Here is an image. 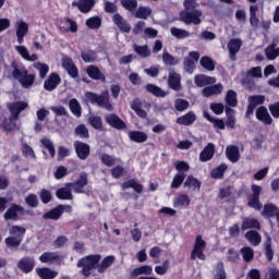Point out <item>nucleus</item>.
<instances>
[{
  "instance_id": "nucleus-24",
  "label": "nucleus",
  "mask_w": 279,
  "mask_h": 279,
  "mask_svg": "<svg viewBox=\"0 0 279 279\" xmlns=\"http://www.w3.org/2000/svg\"><path fill=\"white\" fill-rule=\"evenodd\" d=\"M243 41L241 39L233 38L228 43L229 58L230 60H236V52L241 51V46Z\"/></svg>"
},
{
  "instance_id": "nucleus-54",
  "label": "nucleus",
  "mask_w": 279,
  "mask_h": 279,
  "mask_svg": "<svg viewBox=\"0 0 279 279\" xmlns=\"http://www.w3.org/2000/svg\"><path fill=\"white\" fill-rule=\"evenodd\" d=\"M184 180H186V173H177L174 174L172 182L170 184L171 189H180L182 184H184Z\"/></svg>"
},
{
  "instance_id": "nucleus-39",
  "label": "nucleus",
  "mask_w": 279,
  "mask_h": 279,
  "mask_svg": "<svg viewBox=\"0 0 279 279\" xmlns=\"http://www.w3.org/2000/svg\"><path fill=\"white\" fill-rule=\"evenodd\" d=\"M56 196L61 201H71L73 199V192H71V186L66 185L64 187L58 189Z\"/></svg>"
},
{
  "instance_id": "nucleus-19",
  "label": "nucleus",
  "mask_w": 279,
  "mask_h": 279,
  "mask_svg": "<svg viewBox=\"0 0 279 279\" xmlns=\"http://www.w3.org/2000/svg\"><path fill=\"white\" fill-rule=\"evenodd\" d=\"M112 21L123 34H130V32H132V26L130 25V23H128V20L123 19L121 14L114 13L112 16Z\"/></svg>"
},
{
  "instance_id": "nucleus-53",
  "label": "nucleus",
  "mask_w": 279,
  "mask_h": 279,
  "mask_svg": "<svg viewBox=\"0 0 279 279\" xmlns=\"http://www.w3.org/2000/svg\"><path fill=\"white\" fill-rule=\"evenodd\" d=\"M69 106L74 117H82V105H80V101H77V99L72 98L69 102Z\"/></svg>"
},
{
  "instance_id": "nucleus-44",
  "label": "nucleus",
  "mask_w": 279,
  "mask_h": 279,
  "mask_svg": "<svg viewBox=\"0 0 279 279\" xmlns=\"http://www.w3.org/2000/svg\"><path fill=\"white\" fill-rule=\"evenodd\" d=\"M214 279H228L223 262H218L214 268Z\"/></svg>"
},
{
  "instance_id": "nucleus-36",
  "label": "nucleus",
  "mask_w": 279,
  "mask_h": 279,
  "mask_svg": "<svg viewBox=\"0 0 279 279\" xmlns=\"http://www.w3.org/2000/svg\"><path fill=\"white\" fill-rule=\"evenodd\" d=\"M19 118H13L12 116L9 119H4L2 121V129L4 132H16L19 130V125L16 124Z\"/></svg>"
},
{
  "instance_id": "nucleus-47",
  "label": "nucleus",
  "mask_w": 279,
  "mask_h": 279,
  "mask_svg": "<svg viewBox=\"0 0 279 279\" xmlns=\"http://www.w3.org/2000/svg\"><path fill=\"white\" fill-rule=\"evenodd\" d=\"M40 263H54L60 260V255L56 252H45L39 256Z\"/></svg>"
},
{
  "instance_id": "nucleus-26",
  "label": "nucleus",
  "mask_w": 279,
  "mask_h": 279,
  "mask_svg": "<svg viewBox=\"0 0 279 279\" xmlns=\"http://www.w3.org/2000/svg\"><path fill=\"white\" fill-rule=\"evenodd\" d=\"M154 268L149 265H143L134 268L130 274V279L138 278V276H151Z\"/></svg>"
},
{
  "instance_id": "nucleus-30",
  "label": "nucleus",
  "mask_w": 279,
  "mask_h": 279,
  "mask_svg": "<svg viewBox=\"0 0 279 279\" xmlns=\"http://www.w3.org/2000/svg\"><path fill=\"white\" fill-rule=\"evenodd\" d=\"M15 51H17L21 58H23V60H26L27 62H36V60H38V54L33 53L31 56L29 50H27V47L25 46H16Z\"/></svg>"
},
{
  "instance_id": "nucleus-61",
  "label": "nucleus",
  "mask_w": 279,
  "mask_h": 279,
  "mask_svg": "<svg viewBox=\"0 0 279 279\" xmlns=\"http://www.w3.org/2000/svg\"><path fill=\"white\" fill-rule=\"evenodd\" d=\"M201 66H203V69L206 71H215V61L208 56L202 57Z\"/></svg>"
},
{
  "instance_id": "nucleus-60",
  "label": "nucleus",
  "mask_w": 279,
  "mask_h": 279,
  "mask_svg": "<svg viewBox=\"0 0 279 279\" xmlns=\"http://www.w3.org/2000/svg\"><path fill=\"white\" fill-rule=\"evenodd\" d=\"M191 104L186 99L178 98L174 100V108L178 112H184V110H189Z\"/></svg>"
},
{
  "instance_id": "nucleus-2",
  "label": "nucleus",
  "mask_w": 279,
  "mask_h": 279,
  "mask_svg": "<svg viewBox=\"0 0 279 279\" xmlns=\"http://www.w3.org/2000/svg\"><path fill=\"white\" fill-rule=\"evenodd\" d=\"M101 262L100 254H92L81 258L77 262V267L82 268L81 274L85 278H90V271L97 269L99 271V263Z\"/></svg>"
},
{
  "instance_id": "nucleus-64",
  "label": "nucleus",
  "mask_w": 279,
  "mask_h": 279,
  "mask_svg": "<svg viewBox=\"0 0 279 279\" xmlns=\"http://www.w3.org/2000/svg\"><path fill=\"white\" fill-rule=\"evenodd\" d=\"M174 169L178 170V173H186L187 171H190L191 166L189 165V162L180 160L174 162Z\"/></svg>"
},
{
  "instance_id": "nucleus-11",
  "label": "nucleus",
  "mask_w": 279,
  "mask_h": 279,
  "mask_svg": "<svg viewBox=\"0 0 279 279\" xmlns=\"http://www.w3.org/2000/svg\"><path fill=\"white\" fill-rule=\"evenodd\" d=\"M35 267H36V259H34V257L32 256L22 257L17 262V269H20L22 274H32Z\"/></svg>"
},
{
  "instance_id": "nucleus-34",
  "label": "nucleus",
  "mask_w": 279,
  "mask_h": 279,
  "mask_svg": "<svg viewBox=\"0 0 279 279\" xmlns=\"http://www.w3.org/2000/svg\"><path fill=\"white\" fill-rule=\"evenodd\" d=\"M223 93V85L215 84L203 88V97H213V95H221Z\"/></svg>"
},
{
  "instance_id": "nucleus-38",
  "label": "nucleus",
  "mask_w": 279,
  "mask_h": 279,
  "mask_svg": "<svg viewBox=\"0 0 279 279\" xmlns=\"http://www.w3.org/2000/svg\"><path fill=\"white\" fill-rule=\"evenodd\" d=\"M245 239L248 240L251 245H254L256 247L257 245H260L263 241V236H260V233L256 230H250L245 233Z\"/></svg>"
},
{
  "instance_id": "nucleus-13",
  "label": "nucleus",
  "mask_w": 279,
  "mask_h": 279,
  "mask_svg": "<svg viewBox=\"0 0 279 279\" xmlns=\"http://www.w3.org/2000/svg\"><path fill=\"white\" fill-rule=\"evenodd\" d=\"M105 121L110 125V128H113L114 130H126L128 124L117 116V113H108L105 116Z\"/></svg>"
},
{
  "instance_id": "nucleus-48",
  "label": "nucleus",
  "mask_w": 279,
  "mask_h": 279,
  "mask_svg": "<svg viewBox=\"0 0 279 279\" xmlns=\"http://www.w3.org/2000/svg\"><path fill=\"white\" fill-rule=\"evenodd\" d=\"M226 171H228V165L220 163L216 169L211 170V178L214 180H222Z\"/></svg>"
},
{
  "instance_id": "nucleus-58",
  "label": "nucleus",
  "mask_w": 279,
  "mask_h": 279,
  "mask_svg": "<svg viewBox=\"0 0 279 279\" xmlns=\"http://www.w3.org/2000/svg\"><path fill=\"white\" fill-rule=\"evenodd\" d=\"M170 32L174 36V38H178L179 40H182L184 38H189L191 36V33H189V31L178 28V27H172L170 29Z\"/></svg>"
},
{
  "instance_id": "nucleus-4",
  "label": "nucleus",
  "mask_w": 279,
  "mask_h": 279,
  "mask_svg": "<svg viewBox=\"0 0 279 279\" xmlns=\"http://www.w3.org/2000/svg\"><path fill=\"white\" fill-rule=\"evenodd\" d=\"M85 97L89 104L98 105L99 108H106L107 110H112V104H110V96L108 92L102 93L101 95H97L93 92H86Z\"/></svg>"
},
{
  "instance_id": "nucleus-22",
  "label": "nucleus",
  "mask_w": 279,
  "mask_h": 279,
  "mask_svg": "<svg viewBox=\"0 0 279 279\" xmlns=\"http://www.w3.org/2000/svg\"><path fill=\"white\" fill-rule=\"evenodd\" d=\"M211 158H215V144L208 143L199 153V161L208 162Z\"/></svg>"
},
{
  "instance_id": "nucleus-35",
  "label": "nucleus",
  "mask_w": 279,
  "mask_h": 279,
  "mask_svg": "<svg viewBox=\"0 0 279 279\" xmlns=\"http://www.w3.org/2000/svg\"><path fill=\"white\" fill-rule=\"evenodd\" d=\"M260 230V222L255 218H244L242 221L241 230Z\"/></svg>"
},
{
  "instance_id": "nucleus-17",
  "label": "nucleus",
  "mask_w": 279,
  "mask_h": 279,
  "mask_svg": "<svg viewBox=\"0 0 279 279\" xmlns=\"http://www.w3.org/2000/svg\"><path fill=\"white\" fill-rule=\"evenodd\" d=\"M62 83V78L60 77V74L52 72L48 76V78L44 83L45 90H48V93H51L52 90H56L58 86Z\"/></svg>"
},
{
  "instance_id": "nucleus-5",
  "label": "nucleus",
  "mask_w": 279,
  "mask_h": 279,
  "mask_svg": "<svg viewBox=\"0 0 279 279\" xmlns=\"http://www.w3.org/2000/svg\"><path fill=\"white\" fill-rule=\"evenodd\" d=\"M205 250L206 241L201 234L196 235L194 246L190 255L191 260H195L196 258H198V260H206V254L204 253Z\"/></svg>"
},
{
  "instance_id": "nucleus-12",
  "label": "nucleus",
  "mask_w": 279,
  "mask_h": 279,
  "mask_svg": "<svg viewBox=\"0 0 279 279\" xmlns=\"http://www.w3.org/2000/svg\"><path fill=\"white\" fill-rule=\"evenodd\" d=\"M66 186L73 189L74 193H84V186H88V174L82 172L75 182L66 183Z\"/></svg>"
},
{
  "instance_id": "nucleus-28",
  "label": "nucleus",
  "mask_w": 279,
  "mask_h": 279,
  "mask_svg": "<svg viewBox=\"0 0 279 279\" xmlns=\"http://www.w3.org/2000/svg\"><path fill=\"white\" fill-rule=\"evenodd\" d=\"M72 5L76 7L82 14H88L95 8V0H78V2H73Z\"/></svg>"
},
{
  "instance_id": "nucleus-31",
  "label": "nucleus",
  "mask_w": 279,
  "mask_h": 279,
  "mask_svg": "<svg viewBox=\"0 0 279 279\" xmlns=\"http://www.w3.org/2000/svg\"><path fill=\"white\" fill-rule=\"evenodd\" d=\"M262 215H263V217H267L268 219H271L274 217L278 218L279 208H278V206L274 205L272 203H267L264 205Z\"/></svg>"
},
{
  "instance_id": "nucleus-3",
  "label": "nucleus",
  "mask_w": 279,
  "mask_h": 279,
  "mask_svg": "<svg viewBox=\"0 0 279 279\" xmlns=\"http://www.w3.org/2000/svg\"><path fill=\"white\" fill-rule=\"evenodd\" d=\"M25 232H27L25 227H21L19 225L12 226L9 229L11 236L5 238L4 240L7 247H19V245L23 243V239H25Z\"/></svg>"
},
{
  "instance_id": "nucleus-29",
  "label": "nucleus",
  "mask_w": 279,
  "mask_h": 279,
  "mask_svg": "<svg viewBox=\"0 0 279 279\" xmlns=\"http://www.w3.org/2000/svg\"><path fill=\"white\" fill-rule=\"evenodd\" d=\"M121 189L122 191H128V189H133V191H135V193H143V184L138 183L136 179H130L124 181L121 184Z\"/></svg>"
},
{
  "instance_id": "nucleus-49",
  "label": "nucleus",
  "mask_w": 279,
  "mask_h": 279,
  "mask_svg": "<svg viewBox=\"0 0 279 279\" xmlns=\"http://www.w3.org/2000/svg\"><path fill=\"white\" fill-rule=\"evenodd\" d=\"M225 101L227 106H230V108H236V106H239V100L236 99V92H234V89H229L227 92Z\"/></svg>"
},
{
  "instance_id": "nucleus-37",
  "label": "nucleus",
  "mask_w": 279,
  "mask_h": 279,
  "mask_svg": "<svg viewBox=\"0 0 279 279\" xmlns=\"http://www.w3.org/2000/svg\"><path fill=\"white\" fill-rule=\"evenodd\" d=\"M60 217H62V205H57L43 215V219H51L52 221H58Z\"/></svg>"
},
{
  "instance_id": "nucleus-1",
  "label": "nucleus",
  "mask_w": 279,
  "mask_h": 279,
  "mask_svg": "<svg viewBox=\"0 0 279 279\" xmlns=\"http://www.w3.org/2000/svg\"><path fill=\"white\" fill-rule=\"evenodd\" d=\"M11 69H13L11 73L13 80H17L22 88H32L34 82H36V74H29L27 68L25 65H19L16 60L11 61Z\"/></svg>"
},
{
  "instance_id": "nucleus-15",
  "label": "nucleus",
  "mask_w": 279,
  "mask_h": 279,
  "mask_svg": "<svg viewBox=\"0 0 279 279\" xmlns=\"http://www.w3.org/2000/svg\"><path fill=\"white\" fill-rule=\"evenodd\" d=\"M62 66L66 70L68 75H70L72 80H76V77H80V70L77 69V65H75L71 57H64L62 59Z\"/></svg>"
},
{
  "instance_id": "nucleus-45",
  "label": "nucleus",
  "mask_w": 279,
  "mask_h": 279,
  "mask_svg": "<svg viewBox=\"0 0 279 279\" xmlns=\"http://www.w3.org/2000/svg\"><path fill=\"white\" fill-rule=\"evenodd\" d=\"M190 204H191V198H189V195L186 194H181L174 198L175 208H189Z\"/></svg>"
},
{
  "instance_id": "nucleus-41",
  "label": "nucleus",
  "mask_w": 279,
  "mask_h": 279,
  "mask_svg": "<svg viewBox=\"0 0 279 279\" xmlns=\"http://www.w3.org/2000/svg\"><path fill=\"white\" fill-rule=\"evenodd\" d=\"M36 274L39 276L41 279H56L58 276V271L51 270L48 267H43V268H36Z\"/></svg>"
},
{
  "instance_id": "nucleus-57",
  "label": "nucleus",
  "mask_w": 279,
  "mask_h": 279,
  "mask_svg": "<svg viewBox=\"0 0 279 279\" xmlns=\"http://www.w3.org/2000/svg\"><path fill=\"white\" fill-rule=\"evenodd\" d=\"M241 254L243 256L244 263H252L254 260V250L250 246H244L241 248Z\"/></svg>"
},
{
  "instance_id": "nucleus-7",
  "label": "nucleus",
  "mask_w": 279,
  "mask_h": 279,
  "mask_svg": "<svg viewBox=\"0 0 279 279\" xmlns=\"http://www.w3.org/2000/svg\"><path fill=\"white\" fill-rule=\"evenodd\" d=\"M180 21L185 25H201L202 11H181Z\"/></svg>"
},
{
  "instance_id": "nucleus-21",
  "label": "nucleus",
  "mask_w": 279,
  "mask_h": 279,
  "mask_svg": "<svg viewBox=\"0 0 279 279\" xmlns=\"http://www.w3.org/2000/svg\"><path fill=\"white\" fill-rule=\"evenodd\" d=\"M215 82H217L215 77L205 74H197L194 76V84L198 86V88H204V86H210L215 84Z\"/></svg>"
},
{
  "instance_id": "nucleus-18",
  "label": "nucleus",
  "mask_w": 279,
  "mask_h": 279,
  "mask_svg": "<svg viewBox=\"0 0 279 279\" xmlns=\"http://www.w3.org/2000/svg\"><path fill=\"white\" fill-rule=\"evenodd\" d=\"M255 117L257 121H260V123H264V125H271V123H274V119L265 106H260L256 109Z\"/></svg>"
},
{
  "instance_id": "nucleus-23",
  "label": "nucleus",
  "mask_w": 279,
  "mask_h": 279,
  "mask_svg": "<svg viewBox=\"0 0 279 279\" xmlns=\"http://www.w3.org/2000/svg\"><path fill=\"white\" fill-rule=\"evenodd\" d=\"M86 74L90 80L99 81V82H106V75L102 74L101 70L97 65H88L86 68Z\"/></svg>"
},
{
  "instance_id": "nucleus-9",
  "label": "nucleus",
  "mask_w": 279,
  "mask_h": 279,
  "mask_svg": "<svg viewBox=\"0 0 279 279\" xmlns=\"http://www.w3.org/2000/svg\"><path fill=\"white\" fill-rule=\"evenodd\" d=\"M29 34V24L27 22L20 20L15 22V35L17 38L19 45L25 43V36Z\"/></svg>"
},
{
  "instance_id": "nucleus-52",
  "label": "nucleus",
  "mask_w": 279,
  "mask_h": 279,
  "mask_svg": "<svg viewBox=\"0 0 279 279\" xmlns=\"http://www.w3.org/2000/svg\"><path fill=\"white\" fill-rule=\"evenodd\" d=\"M149 16H151V9L149 7H140L135 12V19L147 21Z\"/></svg>"
},
{
  "instance_id": "nucleus-33",
  "label": "nucleus",
  "mask_w": 279,
  "mask_h": 279,
  "mask_svg": "<svg viewBox=\"0 0 279 279\" xmlns=\"http://www.w3.org/2000/svg\"><path fill=\"white\" fill-rule=\"evenodd\" d=\"M129 138L132 143H147L149 136L143 131H130Z\"/></svg>"
},
{
  "instance_id": "nucleus-42",
  "label": "nucleus",
  "mask_w": 279,
  "mask_h": 279,
  "mask_svg": "<svg viewBox=\"0 0 279 279\" xmlns=\"http://www.w3.org/2000/svg\"><path fill=\"white\" fill-rule=\"evenodd\" d=\"M276 41H272L268 47L265 49V56L267 60H276L279 56V48Z\"/></svg>"
},
{
  "instance_id": "nucleus-14",
  "label": "nucleus",
  "mask_w": 279,
  "mask_h": 279,
  "mask_svg": "<svg viewBox=\"0 0 279 279\" xmlns=\"http://www.w3.org/2000/svg\"><path fill=\"white\" fill-rule=\"evenodd\" d=\"M199 61V52L191 51L189 52V57H185L183 60L184 71L186 73H193L195 71V62Z\"/></svg>"
},
{
  "instance_id": "nucleus-10",
  "label": "nucleus",
  "mask_w": 279,
  "mask_h": 279,
  "mask_svg": "<svg viewBox=\"0 0 279 279\" xmlns=\"http://www.w3.org/2000/svg\"><path fill=\"white\" fill-rule=\"evenodd\" d=\"M73 147L80 160H87V158L90 156V145L82 141H75Z\"/></svg>"
},
{
  "instance_id": "nucleus-40",
  "label": "nucleus",
  "mask_w": 279,
  "mask_h": 279,
  "mask_svg": "<svg viewBox=\"0 0 279 279\" xmlns=\"http://www.w3.org/2000/svg\"><path fill=\"white\" fill-rule=\"evenodd\" d=\"M203 117L213 123L215 130H226V122L223 119L213 118L208 111L203 112Z\"/></svg>"
},
{
  "instance_id": "nucleus-56",
  "label": "nucleus",
  "mask_w": 279,
  "mask_h": 279,
  "mask_svg": "<svg viewBox=\"0 0 279 279\" xmlns=\"http://www.w3.org/2000/svg\"><path fill=\"white\" fill-rule=\"evenodd\" d=\"M88 123L94 128V130H104V121L99 116H90L88 118Z\"/></svg>"
},
{
  "instance_id": "nucleus-63",
  "label": "nucleus",
  "mask_w": 279,
  "mask_h": 279,
  "mask_svg": "<svg viewBox=\"0 0 279 279\" xmlns=\"http://www.w3.org/2000/svg\"><path fill=\"white\" fill-rule=\"evenodd\" d=\"M131 108L134 110L135 114H137V117H140V119L147 118V111H145V109L141 108V102L133 101L131 104Z\"/></svg>"
},
{
  "instance_id": "nucleus-55",
  "label": "nucleus",
  "mask_w": 279,
  "mask_h": 279,
  "mask_svg": "<svg viewBox=\"0 0 279 279\" xmlns=\"http://www.w3.org/2000/svg\"><path fill=\"white\" fill-rule=\"evenodd\" d=\"M85 25L89 29H99L101 27V17L99 16H93L86 20Z\"/></svg>"
},
{
  "instance_id": "nucleus-16",
  "label": "nucleus",
  "mask_w": 279,
  "mask_h": 279,
  "mask_svg": "<svg viewBox=\"0 0 279 279\" xmlns=\"http://www.w3.org/2000/svg\"><path fill=\"white\" fill-rule=\"evenodd\" d=\"M168 86L169 88H171L172 90H175L177 93L179 90H182V76L174 70L169 71Z\"/></svg>"
},
{
  "instance_id": "nucleus-46",
  "label": "nucleus",
  "mask_w": 279,
  "mask_h": 279,
  "mask_svg": "<svg viewBox=\"0 0 279 279\" xmlns=\"http://www.w3.org/2000/svg\"><path fill=\"white\" fill-rule=\"evenodd\" d=\"M145 88L147 93H150V95H154V97H167V92L162 90V88L158 87L157 85L148 83Z\"/></svg>"
},
{
  "instance_id": "nucleus-59",
  "label": "nucleus",
  "mask_w": 279,
  "mask_h": 279,
  "mask_svg": "<svg viewBox=\"0 0 279 279\" xmlns=\"http://www.w3.org/2000/svg\"><path fill=\"white\" fill-rule=\"evenodd\" d=\"M256 12H258V7L251 5L250 7V23L252 27H258V16L256 15Z\"/></svg>"
},
{
  "instance_id": "nucleus-43",
  "label": "nucleus",
  "mask_w": 279,
  "mask_h": 279,
  "mask_svg": "<svg viewBox=\"0 0 279 279\" xmlns=\"http://www.w3.org/2000/svg\"><path fill=\"white\" fill-rule=\"evenodd\" d=\"M114 256L113 255H108L106 256L100 264H98V274H105V271L114 265Z\"/></svg>"
},
{
  "instance_id": "nucleus-62",
  "label": "nucleus",
  "mask_w": 279,
  "mask_h": 279,
  "mask_svg": "<svg viewBox=\"0 0 279 279\" xmlns=\"http://www.w3.org/2000/svg\"><path fill=\"white\" fill-rule=\"evenodd\" d=\"M81 58L83 62L86 63L95 62V60H97V52H95L94 50L83 51L81 52Z\"/></svg>"
},
{
  "instance_id": "nucleus-25",
  "label": "nucleus",
  "mask_w": 279,
  "mask_h": 279,
  "mask_svg": "<svg viewBox=\"0 0 279 279\" xmlns=\"http://www.w3.org/2000/svg\"><path fill=\"white\" fill-rule=\"evenodd\" d=\"M197 121V116L193 111H189L187 113L177 118L175 123L178 125H193Z\"/></svg>"
},
{
  "instance_id": "nucleus-50",
  "label": "nucleus",
  "mask_w": 279,
  "mask_h": 279,
  "mask_svg": "<svg viewBox=\"0 0 279 279\" xmlns=\"http://www.w3.org/2000/svg\"><path fill=\"white\" fill-rule=\"evenodd\" d=\"M75 136H78V138H90V132L88 131V128H86V124H78L74 129Z\"/></svg>"
},
{
  "instance_id": "nucleus-6",
  "label": "nucleus",
  "mask_w": 279,
  "mask_h": 279,
  "mask_svg": "<svg viewBox=\"0 0 279 279\" xmlns=\"http://www.w3.org/2000/svg\"><path fill=\"white\" fill-rule=\"evenodd\" d=\"M252 194L247 197V206L248 208H253L254 210H263V203H260V191L263 187L256 184L251 185Z\"/></svg>"
},
{
  "instance_id": "nucleus-51",
  "label": "nucleus",
  "mask_w": 279,
  "mask_h": 279,
  "mask_svg": "<svg viewBox=\"0 0 279 279\" xmlns=\"http://www.w3.org/2000/svg\"><path fill=\"white\" fill-rule=\"evenodd\" d=\"M133 49L137 56L141 58H149L151 56V51L149 50V46H138L136 44L133 45Z\"/></svg>"
},
{
  "instance_id": "nucleus-20",
  "label": "nucleus",
  "mask_w": 279,
  "mask_h": 279,
  "mask_svg": "<svg viewBox=\"0 0 279 279\" xmlns=\"http://www.w3.org/2000/svg\"><path fill=\"white\" fill-rule=\"evenodd\" d=\"M27 102L25 101H14L11 102L8 108H9V112L11 113V117L13 119H19V117L21 116V112H23V110H26L27 108Z\"/></svg>"
},
{
  "instance_id": "nucleus-8",
  "label": "nucleus",
  "mask_w": 279,
  "mask_h": 279,
  "mask_svg": "<svg viewBox=\"0 0 279 279\" xmlns=\"http://www.w3.org/2000/svg\"><path fill=\"white\" fill-rule=\"evenodd\" d=\"M19 215L24 216L25 215V207L13 203L11 206L7 209L3 217L5 221H19Z\"/></svg>"
},
{
  "instance_id": "nucleus-27",
  "label": "nucleus",
  "mask_w": 279,
  "mask_h": 279,
  "mask_svg": "<svg viewBox=\"0 0 279 279\" xmlns=\"http://www.w3.org/2000/svg\"><path fill=\"white\" fill-rule=\"evenodd\" d=\"M184 189H189L190 191L199 192L202 189V181L197 178L193 177V174L187 175L186 180L183 183Z\"/></svg>"
},
{
  "instance_id": "nucleus-32",
  "label": "nucleus",
  "mask_w": 279,
  "mask_h": 279,
  "mask_svg": "<svg viewBox=\"0 0 279 279\" xmlns=\"http://www.w3.org/2000/svg\"><path fill=\"white\" fill-rule=\"evenodd\" d=\"M226 156L230 162H239L241 159V153L239 151V147L231 145L226 148Z\"/></svg>"
}]
</instances>
